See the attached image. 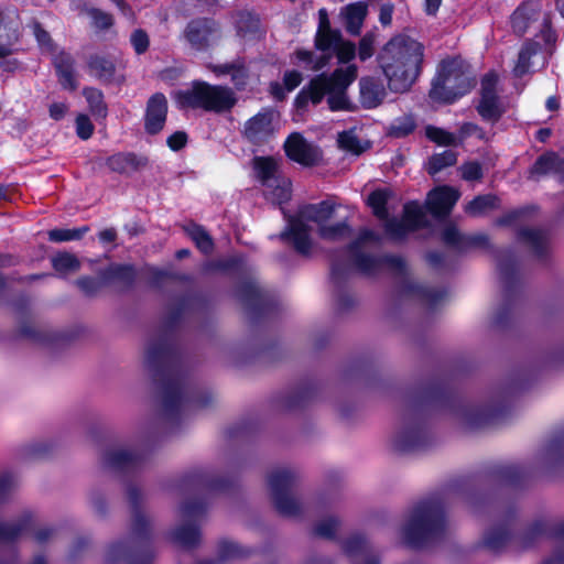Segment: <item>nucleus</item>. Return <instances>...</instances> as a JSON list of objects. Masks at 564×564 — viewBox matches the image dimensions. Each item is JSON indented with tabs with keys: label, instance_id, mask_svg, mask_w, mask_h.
<instances>
[{
	"label": "nucleus",
	"instance_id": "18",
	"mask_svg": "<svg viewBox=\"0 0 564 564\" xmlns=\"http://www.w3.org/2000/svg\"><path fill=\"white\" fill-rule=\"evenodd\" d=\"M542 4L539 0H528L511 15V26L516 33L522 34L527 29L538 22L542 15Z\"/></svg>",
	"mask_w": 564,
	"mask_h": 564
},
{
	"label": "nucleus",
	"instance_id": "54",
	"mask_svg": "<svg viewBox=\"0 0 564 564\" xmlns=\"http://www.w3.org/2000/svg\"><path fill=\"white\" fill-rule=\"evenodd\" d=\"M240 554L239 547L230 541H223L218 545V555L220 560H227Z\"/></svg>",
	"mask_w": 564,
	"mask_h": 564
},
{
	"label": "nucleus",
	"instance_id": "12",
	"mask_svg": "<svg viewBox=\"0 0 564 564\" xmlns=\"http://www.w3.org/2000/svg\"><path fill=\"white\" fill-rule=\"evenodd\" d=\"M184 37L192 48L203 51L219 39V30L212 20H194L185 28Z\"/></svg>",
	"mask_w": 564,
	"mask_h": 564
},
{
	"label": "nucleus",
	"instance_id": "32",
	"mask_svg": "<svg viewBox=\"0 0 564 564\" xmlns=\"http://www.w3.org/2000/svg\"><path fill=\"white\" fill-rule=\"evenodd\" d=\"M539 47V44L532 41L523 45L513 68L514 76L521 77L530 70V58L538 54Z\"/></svg>",
	"mask_w": 564,
	"mask_h": 564
},
{
	"label": "nucleus",
	"instance_id": "41",
	"mask_svg": "<svg viewBox=\"0 0 564 564\" xmlns=\"http://www.w3.org/2000/svg\"><path fill=\"white\" fill-rule=\"evenodd\" d=\"M337 142L340 149L355 155L360 154L365 150L352 131H344L339 133Z\"/></svg>",
	"mask_w": 564,
	"mask_h": 564
},
{
	"label": "nucleus",
	"instance_id": "24",
	"mask_svg": "<svg viewBox=\"0 0 564 564\" xmlns=\"http://www.w3.org/2000/svg\"><path fill=\"white\" fill-rule=\"evenodd\" d=\"M253 167L257 177L265 188H273L276 180L282 177L279 171V163L272 158H256L253 160Z\"/></svg>",
	"mask_w": 564,
	"mask_h": 564
},
{
	"label": "nucleus",
	"instance_id": "26",
	"mask_svg": "<svg viewBox=\"0 0 564 564\" xmlns=\"http://www.w3.org/2000/svg\"><path fill=\"white\" fill-rule=\"evenodd\" d=\"M145 160L132 153H116L106 160V165L116 173L129 174L145 165Z\"/></svg>",
	"mask_w": 564,
	"mask_h": 564
},
{
	"label": "nucleus",
	"instance_id": "43",
	"mask_svg": "<svg viewBox=\"0 0 564 564\" xmlns=\"http://www.w3.org/2000/svg\"><path fill=\"white\" fill-rule=\"evenodd\" d=\"M188 235L204 253H208L212 251L213 241L208 234L200 226H191L188 228Z\"/></svg>",
	"mask_w": 564,
	"mask_h": 564
},
{
	"label": "nucleus",
	"instance_id": "50",
	"mask_svg": "<svg viewBox=\"0 0 564 564\" xmlns=\"http://www.w3.org/2000/svg\"><path fill=\"white\" fill-rule=\"evenodd\" d=\"M375 48V35L367 33L359 42L358 56L361 61H366L373 55Z\"/></svg>",
	"mask_w": 564,
	"mask_h": 564
},
{
	"label": "nucleus",
	"instance_id": "20",
	"mask_svg": "<svg viewBox=\"0 0 564 564\" xmlns=\"http://www.w3.org/2000/svg\"><path fill=\"white\" fill-rule=\"evenodd\" d=\"M343 550L354 561V564H379L378 557L370 553V546L361 534H355L347 539Z\"/></svg>",
	"mask_w": 564,
	"mask_h": 564
},
{
	"label": "nucleus",
	"instance_id": "46",
	"mask_svg": "<svg viewBox=\"0 0 564 564\" xmlns=\"http://www.w3.org/2000/svg\"><path fill=\"white\" fill-rule=\"evenodd\" d=\"M183 398V390L181 384L174 383L166 388L164 392V406L166 410H172L173 408L181 404Z\"/></svg>",
	"mask_w": 564,
	"mask_h": 564
},
{
	"label": "nucleus",
	"instance_id": "13",
	"mask_svg": "<svg viewBox=\"0 0 564 564\" xmlns=\"http://www.w3.org/2000/svg\"><path fill=\"white\" fill-rule=\"evenodd\" d=\"M426 218L422 207L411 202L404 206L402 220L390 219L386 221V231L393 238H402L406 232L425 226Z\"/></svg>",
	"mask_w": 564,
	"mask_h": 564
},
{
	"label": "nucleus",
	"instance_id": "45",
	"mask_svg": "<svg viewBox=\"0 0 564 564\" xmlns=\"http://www.w3.org/2000/svg\"><path fill=\"white\" fill-rule=\"evenodd\" d=\"M425 134L431 141H433L440 145H451L455 142L454 134H452L441 128H436V127H432V126L426 127Z\"/></svg>",
	"mask_w": 564,
	"mask_h": 564
},
{
	"label": "nucleus",
	"instance_id": "1",
	"mask_svg": "<svg viewBox=\"0 0 564 564\" xmlns=\"http://www.w3.org/2000/svg\"><path fill=\"white\" fill-rule=\"evenodd\" d=\"M340 205L330 200L307 205L289 220L288 229L281 236L303 254H307L313 246L310 223L317 226L322 239L333 242L345 240L350 237L351 228L348 215H340Z\"/></svg>",
	"mask_w": 564,
	"mask_h": 564
},
{
	"label": "nucleus",
	"instance_id": "29",
	"mask_svg": "<svg viewBox=\"0 0 564 564\" xmlns=\"http://www.w3.org/2000/svg\"><path fill=\"white\" fill-rule=\"evenodd\" d=\"M519 239L522 243L529 247L536 257L544 256L549 250V238L539 229L527 227L522 228L519 231Z\"/></svg>",
	"mask_w": 564,
	"mask_h": 564
},
{
	"label": "nucleus",
	"instance_id": "7",
	"mask_svg": "<svg viewBox=\"0 0 564 564\" xmlns=\"http://www.w3.org/2000/svg\"><path fill=\"white\" fill-rule=\"evenodd\" d=\"M444 511L438 501L429 500L417 505L405 519L401 528L403 541L419 545L435 535L443 528Z\"/></svg>",
	"mask_w": 564,
	"mask_h": 564
},
{
	"label": "nucleus",
	"instance_id": "35",
	"mask_svg": "<svg viewBox=\"0 0 564 564\" xmlns=\"http://www.w3.org/2000/svg\"><path fill=\"white\" fill-rule=\"evenodd\" d=\"M457 161V155L453 150H444L441 153L433 155L427 164V171L434 175L441 170L454 165Z\"/></svg>",
	"mask_w": 564,
	"mask_h": 564
},
{
	"label": "nucleus",
	"instance_id": "57",
	"mask_svg": "<svg viewBox=\"0 0 564 564\" xmlns=\"http://www.w3.org/2000/svg\"><path fill=\"white\" fill-rule=\"evenodd\" d=\"M302 74L297 70H288L283 76V84L288 91L295 89L302 82Z\"/></svg>",
	"mask_w": 564,
	"mask_h": 564
},
{
	"label": "nucleus",
	"instance_id": "30",
	"mask_svg": "<svg viewBox=\"0 0 564 564\" xmlns=\"http://www.w3.org/2000/svg\"><path fill=\"white\" fill-rule=\"evenodd\" d=\"M423 438L424 432L421 427H404L395 436V447L400 451H409L420 446Z\"/></svg>",
	"mask_w": 564,
	"mask_h": 564
},
{
	"label": "nucleus",
	"instance_id": "40",
	"mask_svg": "<svg viewBox=\"0 0 564 564\" xmlns=\"http://www.w3.org/2000/svg\"><path fill=\"white\" fill-rule=\"evenodd\" d=\"M509 539V530L506 527L494 528L486 532L484 543L491 550H499Z\"/></svg>",
	"mask_w": 564,
	"mask_h": 564
},
{
	"label": "nucleus",
	"instance_id": "31",
	"mask_svg": "<svg viewBox=\"0 0 564 564\" xmlns=\"http://www.w3.org/2000/svg\"><path fill=\"white\" fill-rule=\"evenodd\" d=\"M138 455L128 448L111 449L106 454L105 462L113 468H126L138 462Z\"/></svg>",
	"mask_w": 564,
	"mask_h": 564
},
{
	"label": "nucleus",
	"instance_id": "52",
	"mask_svg": "<svg viewBox=\"0 0 564 564\" xmlns=\"http://www.w3.org/2000/svg\"><path fill=\"white\" fill-rule=\"evenodd\" d=\"M131 44L137 54L144 53L149 47V36L142 30H135L130 37Z\"/></svg>",
	"mask_w": 564,
	"mask_h": 564
},
{
	"label": "nucleus",
	"instance_id": "8",
	"mask_svg": "<svg viewBox=\"0 0 564 564\" xmlns=\"http://www.w3.org/2000/svg\"><path fill=\"white\" fill-rule=\"evenodd\" d=\"M295 474L289 468L272 470L268 477V486L275 509L283 516H295L300 511L299 502L291 496Z\"/></svg>",
	"mask_w": 564,
	"mask_h": 564
},
{
	"label": "nucleus",
	"instance_id": "60",
	"mask_svg": "<svg viewBox=\"0 0 564 564\" xmlns=\"http://www.w3.org/2000/svg\"><path fill=\"white\" fill-rule=\"evenodd\" d=\"M542 26L543 29L541 31V36L543 37L545 45L547 47H551L555 43L556 36L554 32L550 29L547 24V19L545 17H543L542 19Z\"/></svg>",
	"mask_w": 564,
	"mask_h": 564
},
{
	"label": "nucleus",
	"instance_id": "39",
	"mask_svg": "<svg viewBox=\"0 0 564 564\" xmlns=\"http://www.w3.org/2000/svg\"><path fill=\"white\" fill-rule=\"evenodd\" d=\"M53 268L61 273L75 272L79 269V260L72 253H58L52 259Z\"/></svg>",
	"mask_w": 564,
	"mask_h": 564
},
{
	"label": "nucleus",
	"instance_id": "51",
	"mask_svg": "<svg viewBox=\"0 0 564 564\" xmlns=\"http://www.w3.org/2000/svg\"><path fill=\"white\" fill-rule=\"evenodd\" d=\"M76 132L77 135L83 140H87L91 137L94 132V126L86 115H79L76 118Z\"/></svg>",
	"mask_w": 564,
	"mask_h": 564
},
{
	"label": "nucleus",
	"instance_id": "9",
	"mask_svg": "<svg viewBox=\"0 0 564 564\" xmlns=\"http://www.w3.org/2000/svg\"><path fill=\"white\" fill-rule=\"evenodd\" d=\"M203 508L196 503H185L180 509L181 523L172 531V540L181 547L191 550L200 543L198 522L203 518Z\"/></svg>",
	"mask_w": 564,
	"mask_h": 564
},
{
	"label": "nucleus",
	"instance_id": "49",
	"mask_svg": "<svg viewBox=\"0 0 564 564\" xmlns=\"http://www.w3.org/2000/svg\"><path fill=\"white\" fill-rule=\"evenodd\" d=\"M554 535L560 540V546L556 550L554 556L543 564H564V522L556 525Z\"/></svg>",
	"mask_w": 564,
	"mask_h": 564
},
{
	"label": "nucleus",
	"instance_id": "14",
	"mask_svg": "<svg viewBox=\"0 0 564 564\" xmlns=\"http://www.w3.org/2000/svg\"><path fill=\"white\" fill-rule=\"evenodd\" d=\"M288 156L305 166L316 164L321 160V151L315 145L308 143L302 134L292 133L284 143Z\"/></svg>",
	"mask_w": 564,
	"mask_h": 564
},
{
	"label": "nucleus",
	"instance_id": "10",
	"mask_svg": "<svg viewBox=\"0 0 564 564\" xmlns=\"http://www.w3.org/2000/svg\"><path fill=\"white\" fill-rule=\"evenodd\" d=\"M498 75L488 73L484 76L480 87V100L477 106L479 116L491 123L497 122L506 109L497 95Z\"/></svg>",
	"mask_w": 564,
	"mask_h": 564
},
{
	"label": "nucleus",
	"instance_id": "16",
	"mask_svg": "<svg viewBox=\"0 0 564 564\" xmlns=\"http://www.w3.org/2000/svg\"><path fill=\"white\" fill-rule=\"evenodd\" d=\"M443 240L445 243L459 250L489 247V238L486 234L476 232L471 235H462L454 225L445 227L443 231Z\"/></svg>",
	"mask_w": 564,
	"mask_h": 564
},
{
	"label": "nucleus",
	"instance_id": "3",
	"mask_svg": "<svg viewBox=\"0 0 564 564\" xmlns=\"http://www.w3.org/2000/svg\"><path fill=\"white\" fill-rule=\"evenodd\" d=\"M315 47L321 54L306 50H297L295 58L306 69L317 72L324 68L336 54L339 62L346 63L355 57V44L344 41L339 31L332 29L328 13L325 9L318 11V28L315 35Z\"/></svg>",
	"mask_w": 564,
	"mask_h": 564
},
{
	"label": "nucleus",
	"instance_id": "48",
	"mask_svg": "<svg viewBox=\"0 0 564 564\" xmlns=\"http://www.w3.org/2000/svg\"><path fill=\"white\" fill-rule=\"evenodd\" d=\"M86 13L96 28L107 29L112 24V17L99 9L90 8L86 10Z\"/></svg>",
	"mask_w": 564,
	"mask_h": 564
},
{
	"label": "nucleus",
	"instance_id": "4",
	"mask_svg": "<svg viewBox=\"0 0 564 564\" xmlns=\"http://www.w3.org/2000/svg\"><path fill=\"white\" fill-rule=\"evenodd\" d=\"M357 77V67L349 65L347 68H338L332 75L322 74L313 78L308 86L297 96L296 101L303 104L307 100L314 105L328 96V105L332 110L348 108L346 89Z\"/></svg>",
	"mask_w": 564,
	"mask_h": 564
},
{
	"label": "nucleus",
	"instance_id": "6",
	"mask_svg": "<svg viewBox=\"0 0 564 564\" xmlns=\"http://www.w3.org/2000/svg\"><path fill=\"white\" fill-rule=\"evenodd\" d=\"M468 66L460 58L444 59L432 83L430 97L435 101L454 102L469 91Z\"/></svg>",
	"mask_w": 564,
	"mask_h": 564
},
{
	"label": "nucleus",
	"instance_id": "21",
	"mask_svg": "<svg viewBox=\"0 0 564 564\" xmlns=\"http://www.w3.org/2000/svg\"><path fill=\"white\" fill-rule=\"evenodd\" d=\"M360 102L365 108L371 109L379 106L387 93L383 84L372 77H364L359 82Z\"/></svg>",
	"mask_w": 564,
	"mask_h": 564
},
{
	"label": "nucleus",
	"instance_id": "36",
	"mask_svg": "<svg viewBox=\"0 0 564 564\" xmlns=\"http://www.w3.org/2000/svg\"><path fill=\"white\" fill-rule=\"evenodd\" d=\"M390 197L388 189H377L372 192L368 197V205L371 207L373 214L379 219H386L388 216L386 205Z\"/></svg>",
	"mask_w": 564,
	"mask_h": 564
},
{
	"label": "nucleus",
	"instance_id": "28",
	"mask_svg": "<svg viewBox=\"0 0 564 564\" xmlns=\"http://www.w3.org/2000/svg\"><path fill=\"white\" fill-rule=\"evenodd\" d=\"M90 73L104 82L121 80V76H117V66L113 61L101 55L91 56L88 62Z\"/></svg>",
	"mask_w": 564,
	"mask_h": 564
},
{
	"label": "nucleus",
	"instance_id": "62",
	"mask_svg": "<svg viewBox=\"0 0 564 564\" xmlns=\"http://www.w3.org/2000/svg\"><path fill=\"white\" fill-rule=\"evenodd\" d=\"M393 7L391 4H383L380 8L379 20L382 25H389L392 21Z\"/></svg>",
	"mask_w": 564,
	"mask_h": 564
},
{
	"label": "nucleus",
	"instance_id": "2",
	"mask_svg": "<svg viewBox=\"0 0 564 564\" xmlns=\"http://www.w3.org/2000/svg\"><path fill=\"white\" fill-rule=\"evenodd\" d=\"M424 58V46L416 40L406 35L392 37L381 50L378 56L391 90L408 91L421 74Z\"/></svg>",
	"mask_w": 564,
	"mask_h": 564
},
{
	"label": "nucleus",
	"instance_id": "33",
	"mask_svg": "<svg viewBox=\"0 0 564 564\" xmlns=\"http://www.w3.org/2000/svg\"><path fill=\"white\" fill-rule=\"evenodd\" d=\"M264 194L272 203L282 204L291 197V183L285 177H280L273 188H265Z\"/></svg>",
	"mask_w": 564,
	"mask_h": 564
},
{
	"label": "nucleus",
	"instance_id": "44",
	"mask_svg": "<svg viewBox=\"0 0 564 564\" xmlns=\"http://www.w3.org/2000/svg\"><path fill=\"white\" fill-rule=\"evenodd\" d=\"M340 522L335 517H326L318 521L315 525L314 532L321 538L330 539L339 529Z\"/></svg>",
	"mask_w": 564,
	"mask_h": 564
},
{
	"label": "nucleus",
	"instance_id": "47",
	"mask_svg": "<svg viewBox=\"0 0 564 564\" xmlns=\"http://www.w3.org/2000/svg\"><path fill=\"white\" fill-rule=\"evenodd\" d=\"M415 128V121L412 116H403L397 119L391 126V133L395 137H403L411 133Z\"/></svg>",
	"mask_w": 564,
	"mask_h": 564
},
{
	"label": "nucleus",
	"instance_id": "22",
	"mask_svg": "<svg viewBox=\"0 0 564 564\" xmlns=\"http://www.w3.org/2000/svg\"><path fill=\"white\" fill-rule=\"evenodd\" d=\"M53 62L62 87L67 90H75L78 84L75 78L73 68L74 61L72 56L68 53L61 51L54 54Z\"/></svg>",
	"mask_w": 564,
	"mask_h": 564
},
{
	"label": "nucleus",
	"instance_id": "53",
	"mask_svg": "<svg viewBox=\"0 0 564 564\" xmlns=\"http://www.w3.org/2000/svg\"><path fill=\"white\" fill-rule=\"evenodd\" d=\"M462 177L466 181H476L481 178V166L476 162H468L460 167Z\"/></svg>",
	"mask_w": 564,
	"mask_h": 564
},
{
	"label": "nucleus",
	"instance_id": "19",
	"mask_svg": "<svg viewBox=\"0 0 564 564\" xmlns=\"http://www.w3.org/2000/svg\"><path fill=\"white\" fill-rule=\"evenodd\" d=\"M167 112V101L164 95H153L147 107L145 129L149 133L155 134L164 127Z\"/></svg>",
	"mask_w": 564,
	"mask_h": 564
},
{
	"label": "nucleus",
	"instance_id": "64",
	"mask_svg": "<svg viewBox=\"0 0 564 564\" xmlns=\"http://www.w3.org/2000/svg\"><path fill=\"white\" fill-rule=\"evenodd\" d=\"M77 284L87 293H93L98 289V283L93 278H82L77 281Z\"/></svg>",
	"mask_w": 564,
	"mask_h": 564
},
{
	"label": "nucleus",
	"instance_id": "55",
	"mask_svg": "<svg viewBox=\"0 0 564 564\" xmlns=\"http://www.w3.org/2000/svg\"><path fill=\"white\" fill-rule=\"evenodd\" d=\"M19 482V477L13 471H4L0 474V495L7 490L15 487Z\"/></svg>",
	"mask_w": 564,
	"mask_h": 564
},
{
	"label": "nucleus",
	"instance_id": "38",
	"mask_svg": "<svg viewBox=\"0 0 564 564\" xmlns=\"http://www.w3.org/2000/svg\"><path fill=\"white\" fill-rule=\"evenodd\" d=\"M31 523V516L25 514L18 523H0V542L9 541L21 534Z\"/></svg>",
	"mask_w": 564,
	"mask_h": 564
},
{
	"label": "nucleus",
	"instance_id": "11",
	"mask_svg": "<svg viewBox=\"0 0 564 564\" xmlns=\"http://www.w3.org/2000/svg\"><path fill=\"white\" fill-rule=\"evenodd\" d=\"M276 118L274 110H261L245 122L243 137L254 144L267 142L275 133Z\"/></svg>",
	"mask_w": 564,
	"mask_h": 564
},
{
	"label": "nucleus",
	"instance_id": "27",
	"mask_svg": "<svg viewBox=\"0 0 564 564\" xmlns=\"http://www.w3.org/2000/svg\"><path fill=\"white\" fill-rule=\"evenodd\" d=\"M530 173L536 176L554 173L558 176L560 182L564 186V159L554 153L542 155L534 163Z\"/></svg>",
	"mask_w": 564,
	"mask_h": 564
},
{
	"label": "nucleus",
	"instance_id": "34",
	"mask_svg": "<svg viewBox=\"0 0 564 564\" xmlns=\"http://www.w3.org/2000/svg\"><path fill=\"white\" fill-rule=\"evenodd\" d=\"M498 199L494 195H481L468 203L465 210L471 216H480L497 207Z\"/></svg>",
	"mask_w": 564,
	"mask_h": 564
},
{
	"label": "nucleus",
	"instance_id": "61",
	"mask_svg": "<svg viewBox=\"0 0 564 564\" xmlns=\"http://www.w3.org/2000/svg\"><path fill=\"white\" fill-rule=\"evenodd\" d=\"M462 133L464 135H477L479 139L485 138V132L477 124L467 122L462 126Z\"/></svg>",
	"mask_w": 564,
	"mask_h": 564
},
{
	"label": "nucleus",
	"instance_id": "58",
	"mask_svg": "<svg viewBox=\"0 0 564 564\" xmlns=\"http://www.w3.org/2000/svg\"><path fill=\"white\" fill-rule=\"evenodd\" d=\"M187 141V137L185 132L177 131L169 137L167 139V145L174 150L177 151L182 149Z\"/></svg>",
	"mask_w": 564,
	"mask_h": 564
},
{
	"label": "nucleus",
	"instance_id": "59",
	"mask_svg": "<svg viewBox=\"0 0 564 564\" xmlns=\"http://www.w3.org/2000/svg\"><path fill=\"white\" fill-rule=\"evenodd\" d=\"M3 12L0 11V37L7 36L10 41L11 39H18V28L17 25L3 24Z\"/></svg>",
	"mask_w": 564,
	"mask_h": 564
},
{
	"label": "nucleus",
	"instance_id": "42",
	"mask_svg": "<svg viewBox=\"0 0 564 564\" xmlns=\"http://www.w3.org/2000/svg\"><path fill=\"white\" fill-rule=\"evenodd\" d=\"M87 231V227L77 229H53L48 231V238L54 242L79 240Z\"/></svg>",
	"mask_w": 564,
	"mask_h": 564
},
{
	"label": "nucleus",
	"instance_id": "23",
	"mask_svg": "<svg viewBox=\"0 0 564 564\" xmlns=\"http://www.w3.org/2000/svg\"><path fill=\"white\" fill-rule=\"evenodd\" d=\"M367 12L368 7L365 2H355L343 8L340 15L344 19L346 30L350 34L357 35L360 33Z\"/></svg>",
	"mask_w": 564,
	"mask_h": 564
},
{
	"label": "nucleus",
	"instance_id": "56",
	"mask_svg": "<svg viewBox=\"0 0 564 564\" xmlns=\"http://www.w3.org/2000/svg\"><path fill=\"white\" fill-rule=\"evenodd\" d=\"M33 32H34V35H35L39 44L41 45V47L43 50L52 52L53 44L51 42V37H50L48 33L45 30H43L39 24H35L33 26Z\"/></svg>",
	"mask_w": 564,
	"mask_h": 564
},
{
	"label": "nucleus",
	"instance_id": "17",
	"mask_svg": "<svg viewBox=\"0 0 564 564\" xmlns=\"http://www.w3.org/2000/svg\"><path fill=\"white\" fill-rule=\"evenodd\" d=\"M378 235L373 231L365 229L360 232L359 238L350 246V253L355 267L365 273H371L378 265V260L373 257L360 252V249L368 242H377Z\"/></svg>",
	"mask_w": 564,
	"mask_h": 564
},
{
	"label": "nucleus",
	"instance_id": "63",
	"mask_svg": "<svg viewBox=\"0 0 564 564\" xmlns=\"http://www.w3.org/2000/svg\"><path fill=\"white\" fill-rule=\"evenodd\" d=\"M66 111L67 105L63 102H55L50 107V116L55 120L62 119Z\"/></svg>",
	"mask_w": 564,
	"mask_h": 564
},
{
	"label": "nucleus",
	"instance_id": "25",
	"mask_svg": "<svg viewBox=\"0 0 564 564\" xmlns=\"http://www.w3.org/2000/svg\"><path fill=\"white\" fill-rule=\"evenodd\" d=\"M209 68L217 76L229 75L231 82L238 89H242L246 86L249 77V72L242 61L210 65Z\"/></svg>",
	"mask_w": 564,
	"mask_h": 564
},
{
	"label": "nucleus",
	"instance_id": "15",
	"mask_svg": "<svg viewBox=\"0 0 564 564\" xmlns=\"http://www.w3.org/2000/svg\"><path fill=\"white\" fill-rule=\"evenodd\" d=\"M459 196L456 188L440 186L429 193L426 206L433 216L445 217L451 213Z\"/></svg>",
	"mask_w": 564,
	"mask_h": 564
},
{
	"label": "nucleus",
	"instance_id": "5",
	"mask_svg": "<svg viewBox=\"0 0 564 564\" xmlns=\"http://www.w3.org/2000/svg\"><path fill=\"white\" fill-rule=\"evenodd\" d=\"M175 101L180 108H199L220 113L234 108L237 97L234 90L227 86L196 80L189 87L176 91Z\"/></svg>",
	"mask_w": 564,
	"mask_h": 564
},
{
	"label": "nucleus",
	"instance_id": "37",
	"mask_svg": "<svg viewBox=\"0 0 564 564\" xmlns=\"http://www.w3.org/2000/svg\"><path fill=\"white\" fill-rule=\"evenodd\" d=\"M93 115L105 117L107 108L104 102V96L100 90L96 88H85L83 91Z\"/></svg>",
	"mask_w": 564,
	"mask_h": 564
}]
</instances>
